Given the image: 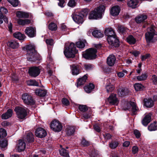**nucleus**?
I'll use <instances>...</instances> for the list:
<instances>
[{
	"label": "nucleus",
	"mask_w": 157,
	"mask_h": 157,
	"mask_svg": "<svg viewBox=\"0 0 157 157\" xmlns=\"http://www.w3.org/2000/svg\"><path fill=\"white\" fill-rule=\"evenodd\" d=\"M35 93L39 96L44 97L46 94L47 91L44 90L36 89L35 90Z\"/></svg>",
	"instance_id": "obj_31"
},
{
	"label": "nucleus",
	"mask_w": 157,
	"mask_h": 157,
	"mask_svg": "<svg viewBox=\"0 0 157 157\" xmlns=\"http://www.w3.org/2000/svg\"><path fill=\"white\" fill-rule=\"evenodd\" d=\"M147 18L146 15L144 14H141L136 17V21L138 23H140L144 21Z\"/></svg>",
	"instance_id": "obj_24"
},
{
	"label": "nucleus",
	"mask_w": 157,
	"mask_h": 157,
	"mask_svg": "<svg viewBox=\"0 0 157 157\" xmlns=\"http://www.w3.org/2000/svg\"><path fill=\"white\" fill-rule=\"evenodd\" d=\"M89 12V10L87 9H82L78 13L80 15L83 17H85L87 16Z\"/></svg>",
	"instance_id": "obj_44"
},
{
	"label": "nucleus",
	"mask_w": 157,
	"mask_h": 157,
	"mask_svg": "<svg viewBox=\"0 0 157 157\" xmlns=\"http://www.w3.org/2000/svg\"><path fill=\"white\" fill-rule=\"evenodd\" d=\"M108 101L110 104L112 105H117L119 102L116 95L114 94H112L110 95L108 98Z\"/></svg>",
	"instance_id": "obj_14"
},
{
	"label": "nucleus",
	"mask_w": 157,
	"mask_h": 157,
	"mask_svg": "<svg viewBox=\"0 0 157 157\" xmlns=\"http://www.w3.org/2000/svg\"><path fill=\"white\" fill-rule=\"evenodd\" d=\"M7 45L10 48L14 49L18 47L19 44L15 40H11L7 43Z\"/></svg>",
	"instance_id": "obj_18"
},
{
	"label": "nucleus",
	"mask_w": 157,
	"mask_h": 157,
	"mask_svg": "<svg viewBox=\"0 0 157 157\" xmlns=\"http://www.w3.org/2000/svg\"><path fill=\"white\" fill-rule=\"evenodd\" d=\"M82 144L84 146H87L89 145L90 143L89 142L87 141H86L85 139H83L82 141Z\"/></svg>",
	"instance_id": "obj_59"
},
{
	"label": "nucleus",
	"mask_w": 157,
	"mask_h": 157,
	"mask_svg": "<svg viewBox=\"0 0 157 157\" xmlns=\"http://www.w3.org/2000/svg\"><path fill=\"white\" fill-rule=\"evenodd\" d=\"M27 84L29 86H38V82L35 80H30L27 82Z\"/></svg>",
	"instance_id": "obj_46"
},
{
	"label": "nucleus",
	"mask_w": 157,
	"mask_h": 157,
	"mask_svg": "<svg viewBox=\"0 0 157 157\" xmlns=\"http://www.w3.org/2000/svg\"><path fill=\"white\" fill-rule=\"evenodd\" d=\"M148 129L150 131H153L156 130L157 129V125L156 123L154 122L153 123L151 124L148 127Z\"/></svg>",
	"instance_id": "obj_45"
},
{
	"label": "nucleus",
	"mask_w": 157,
	"mask_h": 157,
	"mask_svg": "<svg viewBox=\"0 0 157 157\" xmlns=\"http://www.w3.org/2000/svg\"><path fill=\"white\" fill-rule=\"evenodd\" d=\"M59 152L61 156L66 157L69 156L68 151L64 148H61L59 150Z\"/></svg>",
	"instance_id": "obj_42"
},
{
	"label": "nucleus",
	"mask_w": 157,
	"mask_h": 157,
	"mask_svg": "<svg viewBox=\"0 0 157 157\" xmlns=\"http://www.w3.org/2000/svg\"><path fill=\"white\" fill-rule=\"evenodd\" d=\"M71 66L72 74L73 75H77L79 74V71L77 67L74 65H72Z\"/></svg>",
	"instance_id": "obj_41"
},
{
	"label": "nucleus",
	"mask_w": 157,
	"mask_h": 157,
	"mask_svg": "<svg viewBox=\"0 0 157 157\" xmlns=\"http://www.w3.org/2000/svg\"><path fill=\"white\" fill-rule=\"evenodd\" d=\"M118 144L117 141L112 142L109 144V147L112 149H114L118 146Z\"/></svg>",
	"instance_id": "obj_53"
},
{
	"label": "nucleus",
	"mask_w": 157,
	"mask_h": 157,
	"mask_svg": "<svg viewBox=\"0 0 157 157\" xmlns=\"http://www.w3.org/2000/svg\"><path fill=\"white\" fill-rule=\"evenodd\" d=\"M31 22V21L29 19H18L17 20L18 24L22 26H25L29 25Z\"/></svg>",
	"instance_id": "obj_22"
},
{
	"label": "nucleus",
	"mask_w": 157,
	"mask_h": 157,
	"mask_svg": "<svg viewBox=\"0 0 157 157\" xmlns=\"http://www.w3.org/2000/svg\"><path fill=\"white\" fill-rule=\"evenodd\" d=\"M138 151V148L136 146H133L132 148V152L134 154L136 153Z\"/></svg>",
	"instance_id": "obj_62"
},
{
	"label": "nucleus",
	"mask_w": 157,
	"mask_h": 157,
	"mask_svg": "<svg viewBox=\"0 0 157 157\" xmlns=\"http://www.w3.org/2000/svg\"><path fill=\"white\" fill-rule=\"evenodd\" d=\"M92 35L95 37L100 38L103 36V34L99 30H94L92 32Z\"/></svg>",
	"instance_id": "obj_35"
},
{
	"label": "nucleus",
	"mask_w": 157,
	"mask_h": 157,
	"mask_svg": "<svg viewBox=\"0 0 157 157\" xmlns=\"http://www.w3.org/2000/svg\"><path fill=\"white\" fill-rule=\"evenodd\" d=\"M120 10V9L119 7L118 6H115L111 8L110 13L112 15L115 16L118 15Z\"/></svg>",
	"instance_id": "obj_21"
},
{
	"label": "nucleus",
	"mask_w": 157,
	"mask_h": 157,
	"mask_svg": "<svg viewBox=\"0 0 157 157\" xmlns=\"http://www.w3.org/2000/svg\"><path fill=\"white\" fill-rule=\"evenodd\" d=\"M22 99L25 104L27 105H33L35 101L32 97L29 94L26 93L22 96Z\"/></svg>",
	"instance_id": "obj_9"
},
{
	"label": "nucleus",
	"mask_w": 157,
	"mask_h": 157,
	"mask_svg": "<svg viewBox=\"0 0 157 157\" xmlns=\"http://www.w3.org/2000/svg\"><path fill=\"white\" fill-rule=\"evenodd\" d=\"M94 86L93 84L90 83L88 85L85 86L84 89L86 93H90L94 89Z\"/></svg>",
	"instance_id": "obj_33"
},
{
	"label": "nucleus",
	"mask_w": 157,
	"mask_h": 157,
	"mask_svg": "<svg viewBox=\"0 0 157 157\" xmlns=\"http://www.w3.org/2000/svg\"><path fill=\"white\" fill-rule=\"evenodd\" d=\"M84 66L85 69L87 70H91L92 68V65L90 64H85Z\"/></svg>",
	"instance_id": "obj_64"
},
{
	"label": "nucleus",
	"mask_w": 157,
	"mask_h": 157,
	"mask_svg": "<svg viewBox=\"0 0 157 157\" xmlns=\"http://www.w3.org/2000/svg\"><path fill=\"white\" fill-rule=\"evenodd\" d=\"M145 38L148 44L157 41V35L153 28L148 29L147 32L145 34Z\"/></svg>",
	"instance_id": "obj_4"
},
{
	"label": "nucleus",
	"mask_w": 157,
	"mask_h": 157,
	"mask_svg": "<svg viewBox=\"0 0 157 157\" xmlns=\"http://www.w3.org/2000/svg\"><path fill=\"white\" fill-rule=\"evenodd\" d=\"M72 18L74 21L78 24H82L83 21V17L78 13L74 14Z\"/></svg>",
	"instance_id": "obj_16"
},
{
	"label": "nucleus",
	"mask_w": 157,
	"mask_h": 157,
	"mask_svg": "<svg viewBox=\"0 0 157 157\" xmlns=\"http://www.w3.org/2000/svg\"><path fill=\"white\" fill-rule=\"evenodd\" d=\"M105 33L107 37L116 35L113 29L111 28H106L105 30Z\"/></svg>",
	"instance_id": "obj_23"
},
{
	"label": "nucleus",
	"mask_w": 157,
	"mask_h": 157,
	"mask_svg": "<svg viewBox=\"0 0 157 157\" xmlns=\"http://www.w3.org/2000/svg\"><path fill=\"white\" fill-rule=\"evenodd\" d=\"M14 110L19 119H22L27 115V108H26L18 106L15 108Z\"/></svg>",
	"instance_id": "obj_7"
},
{
	"label": "nucleus",
	"mask_w": 157,
	"mask_h": 157,
	"mask_svg": "<svg viewBox=\"0 0 157 157\" xmlns=\"http://www.w3.org/2000/svg\"><path fill=\"white\" fill-rule=\"evenodd\" d=\"M78 51L75 47V44L71 43L68 47L66 48L64 51L65 56L67 58H73L75 56V55L77 53Z\"/></svg>",
	"instance_id": "obj_5"
},
{
	"label": "nucleus",
	"mask_w": 157,
	"mask_h": 157,
	"mask_svg": "<svg viewBox=\"0 0 157 157\" xmlns=\"http://www.w3.org/2000/svg\"><path fill=\"white\" fill-rule=\"evenodd\" d=\"M134 133L137 138H139L140 137V133L138 130L136 129L134 131Z\"/></svg>",
	"instance_id": "obj_57"
},
{
	"label": "nucleus",
	"mask_w": 157,
	"mask_h": 157,
	"mask_svg": "<svg viewBox=\"0 0 157 157\" xmlns=\"http://www.w3.org/2000/svg\"><path fill=\"white\" fill-rule=\"evenodd\" d=\"M25 33L29 37H33L36 36V29L35 27H27L25 30Z\"/></svg>",
	"instance_id": "obj_12"
},
{
	"label": "nucleus",
	"mask_w": 157,
	"mask_h": 157,
	"mask_svg": "<svg viewBox=\"0 0 157 157\" xmlns=\"http://www.w3.org/2000/svg\"><path fill=\"white\" fill-rule=\"evenodd\" d=\"M61 28L62 31H67V33H66L67 34L68 32V30H69V29L67 28L66 26L64 24H63L61 25Z\"/></svg>",
	"instance_id": "obj_60"
},
{
	"label": "nucleus",
	"mask_w": 157,
	"mask_h": 157,
	"mask_svg": "<svg viewBox=\"0 0 157 157\" xmlns=\"http://www.w3.org/2000/svg\"><path fill=\"white\" fill-rule=\"evenodd\" d=\"M28 72L30 76L36 77L40 74V67H32L29 68Z\"/></svg>",
	"instance_id": "obj_10"
},
{
	"label": "nucleus",
	"mask_w": 157,
	"mask_h": 157,
	"mask_svg": "<svg viewBox=\"0 0 157 157\" xmlns=\"http://www.w3.org/2000/svg\"><path fill=\"white\" fill-rule=\"evenodd\" d=\"M107 41L111 47H116L119 45V41L116 35L107 37Z\"/></svg>",
	"instance_id": "obj_11"
},
{
	"label": "nucleus",
	"mask_w": 157,
	"mask_h": 157,
	"mask_svg": "<svg viewBox=\"0 0 157 157\" xmlns=\"http://www.w3.org/2000/svg\"><path fill=\"white\" fill-rule=\"evenodd\" d=\"M35 135L37 137L42 138L47 135L46 131L44 128H37L35 132Z\"/></svg>",
	"instance_id": "obj_13"
},
{
	"label": "nucleus",
	"mask_w": 157,
	"mask_h": 157,
	"mask_svg": "<svg viewBox=\"0 0 157 157\" xmlns=\"http://www.w3.org/2000/svg\"><path fill=\"white\" fill-rule=\"evenodd\" d=\"M28 55V59L30 61H35L39 59V56L35 49L34 45L31 44L26 46Z\"/></svg>",
	"instance_id": "obj_2"
},
{
	"label": "nucleus",
	"mask_w": 157,
	"mask_h": 157,
	"mask_svg": "<svg viewBox=\"0 0 157 157\" xmlns=\"http://www.w3.org/2000/svg\"><path fill=\"white\" fill-rule=\"evenodd\" d=\"M62 103L63 104L67 106L69 104V101L65 98H63L62 99Z\"/></svg>",
	"instance_id": "obj_54"
},
{
	"label": "nucleus",
	"mask_w": 157,
	"mask_h": 157,
	"mask_svg": "<svg viewBox=\"0 0 157 157\" xmlns=\"http://www.w3.org/2000/svg\"><path fill=\"white\" fill-rule=\"evenodd\" d=\"M121 106L122 109L124 110H129L131 107V111L132 115H135L137 114L139 109L136 103L134 102H129L125 100L121 101Z\"/></svg>",
	"instance_id": "obj_1"
},
{
	"label": "nucleus",
	"mask_w": 157,
	"mask_h": 157,
	"mask_svg": "<svg viewBox=\"0 0 157 157\" xmlns=\"http://www.w3.org/2000/svg\"><path fill=\"white\" fill-rule=\"evenodd\" d=\"M26 139L29 142H32L34 141V138L33 134L31 132H29L27 133Z\"/></svg>",
	"instance_id": "obj_38"
},
{
	"label": "nucleus",
	"mask_w": 157,
	"mask_h": 157,
	"mask_svg": "<svg viewBox=\"0 0 157 157\" xmlns=\"http://www.w3.org/2000/svg\"><path fill=\"white\" fill-rule=\"evenodd\" d=\"M85 42L86 41H78L76 42V46L78 48H83L85 46Z\"/></svg>",
	"instance_id": "obj_48"
},
{
	"label": "nucleus",
	"mask_w": 157,
	"mask_h": 157,
	"mask_svg": "<svg viewBox=\"0 0 157 157\" xmlns=\"http://www.w3.org/2000/svg\"><path fill=\"white\" fill-rule=\"evenodd\" d=\"M126 40L127 42L130 44H134L136 42V39L132 35L129 36L127 37Z\"/></svg>",
	"instance_id": "obj_37"
},
{
	"label": "nucleus",
	"mask_w": 157,
	"mask_h": 157,
	"mask_svg": "<svg viewBox=\"0 0 157 157\" xmlns=\"http://www.w3.org/2000/svg\"><path fill=\"white\" fill-rule=\"evenodd\" d=\"M17 17L19 18H28L29 17V13L21 11H17L16 13Z\"/></svg>",
	"instance_id": "obj_20"
},
{
	"label": "nucleus",
	"mask_w": 157,
	"mask_h": 157,
	"mask_svg": "<svg viewBox=\"0 0 157 157\" xmlns=\"http://www.w3.org/2000/svg\"><path fill=\"white\" fill-rule=\"evenodd\" d=\"M138 3L137 0H129L128 2L127 5L129 7L135 8L136 7Z\"/></svg>",
	"instance_id": "obj_27"
},
{
	"label": "nucleus",
	"mask_w": 157,
	"mask_h": 157,
	"mask_svg": "<svg viewBox=\"0 0 157 157\" xmlns=\"http://www.w3.org/2000/svg\"><path fill=\"white\" fill-rule=\"evenodd\" d=\"M13 36L14 37L19 40H24L25 37L24 34L21 33L20 32H16L13 33Z\"/></svg>",
	"instance_id": "obj_32"
},
{
	"label": "nucleus",
	"mask_w": 157,
	"mask_h": 157,
	"mask_svg": "<svg viewBox=\"0 0 157 157\" xmlns=\"http://www.w3.org/2000/svg\"><path fill=\"white\" fill-rule=\"evenodd\" d=\"M116 60V58L114 55H110L107 58V62L109 66H112L114 65Z\"/></svg>",
	"instance_id": "obj_19"
},
{
	"label": "nucleus",
	"mask_w": 157,
	"mask_h": 157,
	"mask_svg": "<svg viewBox=\"0 0 157 157\" xmlns=\"http://www.w3.org/2000/svg\"><path fill=\"white\" fill-rule=\"evenodd\" d=\"M144 102V105L147 107L151 108L154 105L153 101L151 98L145 99Z\"/></svg>",
	"instance_id": "obj_29"
},
{
	"label": "nucleus",
	"mask_w": 157,
	"mask_h": 157,
	"mask_svg": "<svg viewBox=\"0 0 157 157\" xmlns=\"http://www.w3.org/2000/svg\"><path fill=\"white\" fill-rule=\"evenodd\" d=\"M50 126L51 129L56 132H59L62 129V125L60 121L54 120L51 123Z\"/></svg>",
	"instance_id": "obj_8"
},
{
	"label": "nucleus",
	"mask_w": 157,
	"mask_h": 157,
	"mask_svg": "<svg viewBox=\"0 0 157 157\" xmlns=\"http://www.w3.org/2000/svg\"><path fill=\"white\" fill-rule=\"evenodd\" d=\"M76 3V0H70L68 2V5L71 7L75 6Z\"/></svg>",
	"instance_id": "obj_51"
},
{
	"label": "nucleus",
	"mask_w": 157,
	"mask_h": 157,
	"mask_svg": "<svg viewBox=\"0 0 157 157\" xmlns=\"http://www.w3.org/2000/svg\"><path fill=\"white\" fill-rule=\"evenodd\" d=\"M8 1L13 6L16 7L18 5V0H8Z\"/></svg>",
	"instance_id": "obj_50"
},
{
	"label": "nucleus",
	"mask_w": 157,
	"mask_h": 157,
	"mask_svg": "<svg viewBox=\"0 0 157 157\" xmlns=\"http://www.w3.org/2000/svg\"><path fill=\"white\" fill-rule=\"evenodd\" d=\"M8 145L7 141L6 140L0 141V147L2 150H4L7 147Z\"/></svg>",
	"instance_id": "obj_36"
},
{
	"label": "nucleus",
	"mask_w": 157,
	"mask_h": 157,
	"mask_svg": "<svg viewBox=\"0 0 157 157\" xmlns=\"http://www.w3.org/2000/svg\"><path fill=\"white\" fill-rule=\"evenodd\" d=\"M148 75L147 73L142 74L141 75L137 77V79L139 81H142L146 80L147 77Z\"/></svg>",
	"instance_id": "obj_39"
},
{
	"label": "nucleus",
	"mask_w": 157,
	"mask_h": 157,
	"mask_svg": "<svg viewBox=\"0 0 157 157\" xmlns=\"http://www.w3.org/2000/svg\"><path fill=\"white\" fill-rule=\"evenodd\" d=\"M150 54H147L144 55L142 56H141V59L142 60L144 61L147 58L150 57Z\"/></svg>",
	"instance_id": "obj_58"
},
{
	"label": "nucleus",
	"mask_w": 157,
	"mask_h": 157,
	"mask_svg": "<svg viewBox=\"0 0 157 157\" xmlns=\"http://www.w3.org/2000/svg\"><path fill=\"white\" fill-rule=\"evenodd\" d=\"M46 42L47 44L52 45L53 44V40L52 39H47L46 40Z\"/></svg>",
	"instance_id": "obj_56"
},
{
	"label": "nucleus",
	"mask_w": 157,
	"mask_h": 157,
	"mask_svg": "<svg viewBox=\"0 0 157 157\" xmlns=\"http://www.w3.org/2000/svg\"><path fill=\"white\" fill-rule=\"evenodd\" d=\"M0 12L3 14H6L8 12L6 9L4 7H1L0 9Z\"/></svg>",
	"instance_id": "obj_63"
},
{
	"label": "nucleus",
	"mask_w": 157,
	"mask_h": 157,
	"mask_svg": "<svg viewBox=\"0 0 157 157\" xmlns=\"http://www.w3.org/2000/svg\"><path fill=\"white\" fill-rule=\"evenodd\" d=\"M96 49L93 48L87 49L85 52L83 53L82 56L84 58L88 59H95L96 56Z\"/></svg>",
	"instance_id": "obj_6"
},
{
	"label": "nucleus",
	"mask_w": 157,
	"mask_h": 157,
	"mask_svg": "<svg viewBox=\"0 0 157 157\" xmlns=\"http://www.w3.org/2000/svg\"><path fill=\"white\" fill-rule=\"evenodd\" d=\"M112 80L109 79L108 80V82H109L108 83L106 86V89L108 93H109L112 92L115 89L114 86L112 84H111L110 82Z\"/></svg>",
	"instance_id": "obj_30"
},
{
	"label": "nucleus",
	"mask_w": 157,
	"mask_h": 157,
	"mask_svg": "<svg viewBox=\"0 0 157 157\" xmlns=\"http://www.w3.org/2000/svg\"><path fill=\"white\" fill-rule=\"evenodd\" d=\"M151 116L150 114H148L145 116L142 121V124L145 126H146L150 122Z\"/></svg>",
	"instance_id": "obj_26"
},
{
	"label": "nucleus",
	"mask_w": 157,
	"mask_h": 157,
	"mask_svg": "<svg viewBox=\"0 0 157 157\" xmlns=\"http://www.w3.org/2000/svg\"><path fill=\"white\" fill-rule=\"evenodd\" d=\"M134 87L136 90L139 91L142 90L144 86L140 83H136L134 85Z\"/></svg>",
	"instance_id": "obj_47"
},
{
	"label": "nucleus",
	"mask_w": 157,
	"mask_h": 157,
	"mask_svg": "<svg viewBox=\"0 0 157 157\" xmlns=\"http://www.w3.org/2000/svg\"><path fill=\"white\" fill-rule=\"evenodd\" d=\"M79 110L82 112L86 111L88 109V107L86 105H79L78 106Z\"/></svg>",
	"instance_id": "obj_49"
},
{
	"label": "nucleus",
	"mask_w": 157,
	"mask_h": 157,
	"mask_svg": "<svg viewBox=\"0 0 157 157\" xmlns=\"http://www.w3.org/2000/svg\"><path fill=\"white\" fill-rule=\"evenodd\" d=\"M75 130L74 126H69L67 128V133L68 135H72L75 132Z\"/></svg>",
	"instance_id": "obj_34"
},
{
	"label": "nucleus",
	"mask_w": 157,
	"mask_h": 157,
	"mask_svg": "<svg viewBox=\"0 0 157 157\" xmlns=\"http://www.w3.org/2000/svg\"><path fill=\"white\" fill-rule=\"evenodd\" d=\"M26 148V144L25 142L22 140H19L18 143L17 144L16 149L17 151L20 152L24 151Z\"/></svg>",
	"instance_id": "obj_15"
},
{
	"label": "nucleus",
	"mask_w": 157,
	"mask_h": 157,
	"mask_svg": "<svg viewBox=\"0 0 157 157\" xmlns=\"http://www.w3.org/2000/svg\"><path fill=\"white\" fill-rule=\"evenodd\" d=\"M87 77L86 75H84L82 78L78 79L77 86L83 85L86 82Z\"/></svg>",
	"instance_id": "obj_28"
},
{
	"label": "nucleus",
	"mask_w": 157,
	"mask_h": 157,
	"mask_svg": "<svg viewBox=\"0 0 157 157\" xmlns=\"http://www.w3.org/2000/svg\"><path fill=\"white\" fill-rule=\"evenodd\" d=\"M13 111L12 109H9L6 112L2 114V118L3 119H7L10 117L12 115Z\"/></svg>",
	"instance_id": "obj_25"
},
{
	"label": "nucleus",
	"mask_w": 157,
	"mask_h": 157,
	"mask_svg": "<svg viewBox=\"0 0 157 157\" xmlns=\"http://www.w3.org/2000/svg\"><path fill=\"white\" fill-rule=\"evenodd\" d=\"M105 10V7L104 5L99 6L91 11L89 15V18L90 19H97L101 18Z\"/></svg>",
	"instance_id": "obj_3"
},
{
	"label": "nucleus",
	"mask_w": 157,
	"mask_h": 157,
	"mask_svg": "<svg viewBox=\"0 0 157 157\" xmlns=\"http://www.w3.org/2000/svg\"><path fill=\"white\" fill-rule=\"evenodd\" d=\"M151 80L153 83L154 84H157V76L155 75H153L151 78Z\"/></svg>",
	"instance_id": "obj_55"
},
{
	"label": "nucleus",
	"mask_w": 157,
	"mask_h": 157,
	"mask_svg": "<svg viewBox=\"0 0 157 157\" xmlns=\"http://www.w3.org/2000/svg\"><path fill=\"white\" fill-rule=\"evenodd\" d=\"M129 90L126 88L122 87L118 90V94L121 97H124L128 94Z\"/></svg>",
	"instance_id": "obj_17"
},
{
	"label": "nucleus",
	"mask_w": 157,
	"mask_h": 157,
	"mask_svg": "<svg viewBox=\"0 0 157 157\" xmlns=\"http://www.w3.org/2000/svg\"><path fill=\"white\" fill-rule=\"evenodd\" d=\"M6 135V131L2 128H0V138L5 137Z\"/></svg>",
	"instance_id": "obj_52"
},
{
	"label": "nucleus",
	"mask_w": 157,
	"mask_h": 157,
	"mask_svg": "<svg viewBox=\"0 0 157 157\" xmlns=\"http://www.w3.org/2000/svg\"><path fill=\"white\" fill-rule=\"evenodd\" d=\"M117 28L118 31L121 33H124L127 32L128 30L127 28L121 25H118Z\"/></svg>",
	"instance_id": "obj_40"
},
{
	"label": "nucleus",
	"mask_w": 157,
	"mask_h": 157,
	"mask_svg": "<svg viewBox=\"0 0 157 157\" xmlns=\"http://www.w3.org/2000/svg\"><path fill=\"white\" fill-rule=\"evenodd\" d=\"M48 29L51 31H56L57 29V25L55 23L51 22L49 24Z\"/></svg>",
	"instance_id": "obj_43"
},
{
	"label": "nucleus",
	"mask_w": 157,
	"mask_h": 157,
	"mask_svg": "<svg viewBox=\"0 0 157 157\" xmlns=\"http://www.w3.org/2000/svg\"><path fill=\"white\" fill-rule=\"evenodd\" d=\"M103 136L105 139L106 140L110 139L111 137V135L109 133H105L103 135Z\"/></svg>",
	"instance_id": "obj_61"
}]
</instances>
